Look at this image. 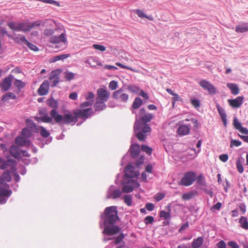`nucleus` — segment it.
<instances>
[{
  "label": "nucleus",
  "mask_w": 248,
  "mask_h": 248,
  "mask_svg": "<svg viewBox=\"0 0 248 248\" xmlns=\"http://www.w3.org/2000/svg\"><path fill=\"white\" fill-rule=\"evenodd\" d=\"M199 84L203 89L207 90L210 94L214 95L217 93L216 88L208 81L202 80L199 82Z\"/></svg>",
  "instance_id": "obj_7"
},
{
  "label": "nucleus",
  "mask_w": 248,
  "mask_h": 248,
  "mask_svg": "<svg viewBox=\"0 0 248 248\" xmlns=\"http://www.w3.org/2000/svg\"><path fill=\"white\" fill-rule=\"evenodd\" d=\"M165 195L163 193H158L155 195V198L156 201L158 202L163 199L165 197Z\"/></svg>",
  "instance_id": "obj_59"
},
{
  "label": "nucleus",
  "mask_w": 248,
  "mask_h": 248,
  "mask_svg": "<svg viewBox=\"0 0 248 248\" xmlns=\"http://www.w3.org/2000/svg\"><path fill=\"white\" fill-rule=\"evenodd\" d=\"M227 87L230 89L231 93L233 95H237L239 93V89L237 85L234 83H228Z\"/></svg>",
  "instance_id": "obj_24"
},
{
  "label": "nucleus",
  "mask_w": 248,
  "mask_h": 248,
  "mask_svg": "<svg viewBox=\"0 0 248 248\" xmlns=\"http://www.w3.org/2000/svg\"><path fill=\"white\" fill-rule=\"evenodd\" d=\"M136 13L139 17L146 18L150 20H153V18L152 16H146L144 13L140 9H137L135 11Z\"/></svg>",
  "instance_id": "obj_38"
},
{
  "label": "nucleus",
  "mask_w": 248,
  "mask_h": 248,
  "mask_svg": "<svg viewBox=\"0 0 248 248\" xmlns=\"http://www.w3.org/2000/svg\"><path fill=\"white\" fill-rule=\"evenodd\" d=\"M58 31H62V30L57 28L55 29L54 30H53L51 28H46L44 31L43 33L45 36H53V35L54 34L55 32Z\"/></svg>",
  "instance_id": "obj_31"
},
{
  "label": "nucleus",
  "mask_w": 248,
  "mask_h": 248,
  "mask_svg": "<svg viewBox=\"0 0 248 248\" xmlns=\"http://www.w3.org/2000/svg\"><path fill=\"white\" fill-rule=\"evenodd\" d=\"M49 79L52 80V87L56 86L59 82V78L58 77V72L57 70L52 71L49 76Z\"/></svg>",
  "instance_id": "obj_18"
},
{
  "label": "nucleus",
  "mask_w": 248,
  "mask_h": 248,
  "mask_svg": "<svg viewBox=\"0 0 248 248\" xmlns=\"http://www.w3.org/2000/svg\"><path fill=\"white\" fill-rule=\"evenodd\" d=\"M16 95L13 93H7L5 94L2 97V101L6 102L10 99H16Z\"/></svg>",
  "instance_id": "obj_33"
},
{
  "label": "nucleus",
  "mask_w": 248,
  "mask_h": 248,
  "mask_svg": "<svg viewBox=\"0 0 248 248\" xmlns=\"http://www.w3.org/2000/svg\"><path fill=\"white\" fill-rule=\"evenodd\" d=\"M203 241L202 237H199L197 239H194L191 245L192 248H200L202 245Z\"/></svg>",
  "instance_id": "obj_26"
},
{
  "label": "nucleus",
  "mask_w": 248,
  "mask_h": 248,
  "mask_svg": "<svg viewBox=\"0 0 248 248\" xmlns=\"http://www.w3.org/2000/svg\"><path fill=\"white\" fill-rule=\"evenodd\" d=\"M219 158L222 162H225L228 159V155L227 154H222L219 155Z\"/></svg>",
  "instance_id": "obj_63"
},
{
  "label": "nucleus",
  "mask_w": 248,
  "mask_h": 248,
  "mask_svg": "<svg viewBox=\"0 0 248 248\" xmlns=\"http://www.w3.org/2000/svg\"><path fill=\"white\" fill-rule=\"evenodd\" d=\"M11 180V176L9 171H6L2 174V177L0 176V184L4 185V181L10 182Z\"/></svg>",
  "instance_id": "obj_23"
},
{
  "label": "nucleus",
  "mask_w": 248,
  "mask_h": 248,
  "mask_svg": "<svg viewBox=\"0 0 248 248\" xmlns=\"http://www.w3.org/2000/svg\"><path fill=\"white\" fill-rule=\"evenodd\" d=\"M26 122L28 126L34 132L36 133L38 132V127L36 126V124L32 121L28 119L26 120Z\"/></svg>",
  "instance_id": "obj_30"
},
{
  "label": "nucleus",
  "mask_w": 248,
  "mask_h": 248,
  "mask_svg": "<svg viewBox=\"0 0 248 248\" xmlns=\"http://www.w3.org/2000/svg\"><path fill=\"white\" fill-rule=\"evenodd\" d=\"M39 1L43 2L46 3L53 4L56 6H60V3L54 0H37Z\"/></svg>",
  "instance_id": "obj_47"
},
{
  "label": "nucleus",
  "mask_w": 248,
  "mask_h": 248,
  "mask_svg": "<svg viewBox=\"0 0 248 248\" xmlns=\"http://www.w3.org/2000/svg\"><path fill=\"white\" fill-rule=\"evenodd\" d=\"M141 149L142 151L145 152L149 155L152 154V149L147 145H142L141 147Z\"/></svg>",
  "instance_id": "obj_48"
},
{
  "label": "nucleus",
  "mask_w": 248,
  "mask_h": 248,
  "mask_svg": "<svg viewBox=\"0 0 248 248\" xmlns=\"http://www.w3.org/2000/svg\"><path fill=\"white\" fill-rule=\"evenodd\" d=\"M110 93L106 90L100 88L97 91V100L106 102L108 101Z\"/></svg>",
  "instance_id": "obj_11"
},
{
  "label": "nucleus",
  "mask_w": 248,
  "mask_h": 248,
  "mask_svg": "<svg viewBox=\"0 0 248 248\" xmlns=\"http://www.w3.org/2000/svg\"><path fill=\"white\" fill-rule=\"evenodd\" d=\"M154 221V217L152 216H147L145 218L144 222L146 224H151Z\"/></svg>",
  "instance_id": "obj_61"
},
{
  "label": "nucleus",
  "mask_w": 248,
  "mask_h": 248,
  "mask_svg": "<svg viewBox=\"0 0 248 248\" xmlns=\"http://www.w3.org/2000/svg\"><path fill=\"white\" fill-rule=\"evenodd\" d=\"M105 101H100L96 99L95 104L94 105V110L96 111H99L104 110L106 108Z\"/></svg>",
  "instance_id": "obj_22"
},
{
  "label": "nucleus",
  "mask_w": 248,
  "mask_h": 248,
  "mask_svg": "<svg viewBox=\"0 0 248 248\" xmlns=\"http://www.w3.org/2000/svg\"><path fill=\"white\" fill-rule=\"evenodd\" d=\"M106 219L104 220L105 225H113L119 219L117 207L114 206L107 207L104 211Z\"/></svg>",
  "instance_id": "obj_3"
},
{
  "label": "nucleus",
  "mask_w": 248,
  "mask_h": 248,
  "mask_svg": "<svg viewBox=\"0 0 248 248\" xmlns=\"http://www.w3.org/2000/svg\"><path fill=\"white\" fill-rule=\"evenodd\" d=\"M197 183L200 186H204L205 185L204 178L202 174H200L197 179Z\"/></svg>",
  "instance_id": "obj_46"
},
{
  "label": "nucleus",
  "mask_w": 248,
  "mask_h": 248,
  "mask_svg": "<svg viewBox=\"0 0 248 248\" xmlns=\"http://www.w3.org/2000/svg\"><path fill=\"white\" fill-rule=\"evenodd\" d=\"M168 212L162 210L160 212L159 216L160 217L163 218L165 219H169L170 218V207L168 205L167 206Z\"/></svg>",
  "instance_id": "obj_25"
},
{
  "label": "nucleus",
  "mask_w": 248,
  "mask_h": 248,
  "mask_svg": "<svg viewBox=\"0 0 248 248\" xmlns=\"http://www.w3.org/2000/svg\"><path fill=\"white\" fill-rule=\"evenodd\" d=\"M93 46L94 49L103 52L106 50V47L104 46L101 45L93 44Z\"/></svg>",
  "instance_id": "obj_56"
},
{
  "label": "nucleus",
  "mask_w": 248,
  "mask_h": 248,
  "mask_svg": "<svg viewBox=\"0 0 248 248\" xmlns=\"http://www.w3.org/2000/svg\"><path fill=\"white\" fill-rule=\"evenodd\" d=\"M244 97L238 96L234 99H229L228 102L230 106L234 108H239L243 103Z\"/></svg>",
  "instance_id": "obj_15"
},
{
  "label": "nucleus",
  "mask_w": 248,
  "mask_h": 248,
  "mask_svg": "<svg viewBox=\"0 0 248 248\" xmlns=\"http://www.w3.org/2000/svg\"><path fill=\"white\" fill-rule=\"evenodd\" d=\"M239 223L242 228L245 230H248V222L246 217H241L239 219Z\"/></svg>",
  "instance_id": "obj_39"
},
{
  "label": "nucleus",
  "mask_w": 248,
  "mask_h": 248,
  "mask_svg": "<svg viewBox=\"0 0 248 248\" xmlns=\"http://www.w3.org/2000/svg\"><path fill=\"white\" fill-rule=\"evenodd\" d=\"M27 140L20 136L16 138L15 142L16 144L20 146H23L26 145Z\"/></svg>",
  "instance_id": "obj_35"
},
{
  "label": "nucleus",
  "mask_w": 248,
  "mask_h": 248,
  "mask_svg": "<svg viewBox=\"0 0 248 248\" xmlns=\"http://www.w3.org/2000/svg\"><path fill=\"white\" fill-rule=\"evenodd\" d=\"M143 104V101L140 98L136 97L132 104V108L134 109H138Z\"/></svg>",
  "instance_id": "obj_34"
},
{
  "label": "nucleus",
  "mask_w": 248,
  "mask_h": 248,
  "mask_svg": "<svg viewBox=\"0 0 248 248\" xmlns=\"http://www.w3.org/2000/svg\"><path fill=\"white\" fill-rule=\"evenodd\" d=\"M105 226V229L103 232V233L104 234L113 235L117 234L121 231V229L116 225Z\"/></svg>",
  "instance_id": "obj_10"
},
{
  "label": "nucleus",
  "mask_w": 248,
  "mask_h": 248,
  "mask_svg": "<svg viewBox=\"0 0 248 248\" xmlns=\"http://www.w3.org/2000/svg\"><path fill=\"white\" fill-rule=\"evenodd\" d=\"M151 131V129L150 127L146 124H145V125L142 127L141 131L137 132L136 134V136L140 141H144L147 136V134L150 133Z\"/></svg>",
  "instance_id": "obj_9"
},
{
  "label": "nucleus",
  "mask_w": 248,
  "mask_h": 248,
  "mask_svg": "<svg viewBox=\"0 0 248 248\" xmlns=\"http://www.w3.org/2000/svg\"><path fill=\"white\" fill-rule=\"evenodd\" d=\"M125 175L129 178L136 177L139 175V171L135 170L134 167L131 165H128L125 169Z\"/></svg>",
  "instance_id": "obj_13"
},
{
  "label": "nucleus",
  "mask_w": 248,
  "mask_h": 248,
  "mask_svg": "<svg viewBox=\"0 0 248 248\" xmlns=\"http://www.w3.org/2000/svg\"><path fill=\"white\" fill-rule=\"evenodd\" d=\"M244 161L243 158L238 159L236 162V167L239 172L242 173L244 171L242 163Z\"/></svg>",
  "instance_id": "obj_42"
},
{
  "label": "nucleus",
  "mask_w": 248,
  "mask_h": 248,
  "mask_svg": "<svg viewBox=\"0 0 248 248\" xmlns=\"http://www.w3.org/2000/svg\"><path fill=\"white\" fill-rule=\"evenodd\" d=\"M124 238V235L121 233L118 236L116 237L115 239L114 243L115 245H118L121 241Z\"/></svg>",
  "instance_id": "obj_55"
},
{
  "label": "nucleus",
  "mask_w": 248,
  "mask_h": 248,
  "mask_svg": "<svg viewBox=\"0 0 248 248\" xmlns=\"http://www.w3.org/2000/svg\"><path fill=\"white\" fill-rule=\"evenodd\" d=\"M14 85L18 89L23 88L25 86V83L19 79H16L14 82Z\"/></svg>",
  "instance_id": "obj_43"
},
{
  "label": "nucleus",
  "mask_w": 248,
  "mask_h": 248,
  "mask_svg": "<svg viewBox=\"0 0 248 248\" xmlns=\"http://www.w3.org/2000/svg\"><path fill=\"white\" fill-rule=\"evenodd\" d=\"M13 76L10 75L4 78L2 82L0 83V87L1 91L3 92L7 91L11 87Z\"/></svg>",
  "instance_id": "obj_12"
},
{
  "label": "nucleus",
  "mask_w": 248,
  "mask_h": 248,
  "mask_svg": "<svg viewBox=\"0 0 248 248\" xmlns=\"http://www.w3.org/2000/svg\"><path fill=\"white\" fill-rule=\"evenodd\" d=\"M128 90L132 93H138L140 88L136 86L130 85L127 86Z\"/></svg>",
  "instance_id": "obj_44"
},
{
  "label": "nucleus",
  "mask_w": 248,
  "mask_h": 248,
  "mask_svg": "<svg viewBox=\"0 0 248 248\" xmlns=\"http://www.w3.org/2000/svg\"><path fill=\"white\" fill-rule=\"evenodd\" d=\"M109 88L111 90H115L118 87V83L115 80H112L110 82L108 85Z\"/></svg>",
  "instance_id": "obj_52"
},
{
  "label": "nucleus",
  "mask_w": 248,
  "mask_h": 248,
  "mask_svg": "<svg viewBox=\"0 0 248 248\" xmlns=\"http://www.w3.org/2000/svg\"><path fill=\"white\" fill-rule=\"evenodd\" d=\"M116 65L122 68L129 69V70H130L133 72H137V71L135 69H134L130 67H128L127 66L124 65L120 62H116Z\"/></svg>",
  "instance_id": "obj_54"
},
{
  "label": "nucleus",
  "mask_w": 248,
  "mask_h": 248,
  "mask_svg": "<svg viewBox=\"0 0 248 248\" xmlns=\"http://www.w3.org/2000/svg\"><path fill=\"white\" fill-rule=\"evenodd\" d=\"M233 125L234 127L238 130L242 127L241 124L238 121L236 118H234L233 119Z\"/></svg>",
  "instance_id": "obj_50"
},
{
  "label": "nucleus",
  "mask_w": 248,
  "mask_h": 248,
  "mask_svg": "<svg viewBox=\"0 0 248 248\" xmlns=\"http://www.w3.org/2000/svg\"><path fill=\"white\" fill-rule=\"evenodd\" d=\"M124 202L128 206H131L132 205V196L129 195H125L124 197Z\"/></svg>",
  "instance_id": "obj_49"
},
{
  "label": "nucleus",
  "mask_w": 248,
  "mask_h": 248,
  "mask_svg": "<svg viewBox=\"0 0 248 248\" xmlns=\"http://www.w3.org/2000/svg\"><path fill=\"white\" fill-rule=\"evenodd\" d=\"M92 112V108H88L85 109L75 110L73 111V115L69 113H66L64 114L65 124H75L78 122V118L85 120L89 117Z\"/></svg>",
  "instance_id": "obj_1"
},
{
  "label": "nucleus",
  "mask_w": 248,
  "mask_h": 248,
  "mask_svg": "<svg viewBox=\"0 0 248 248\" xmlns=\"http://www.w3.org/2000/svg\"><path fill=\"white\" fill-rule=\"evenodd\" d=\"M38 132L43 138H47L49 136V132L46 130L43 126L38 127Z\"/></svg>",
  "instance_id": "obj_37"
},
{
  "label": "nucleus",
  "mask_w": 248,
  "mask_h": 248,
  "mask_svg": "<svg viewBox=\"0 0 248 248\" xmlns=\"http://www.w3.org/2000/svg\"><path fill=\"white\" fill-rule=\"evenodd\" d=\"M9 152L11 155L13 157L16 158H18V157H19L20 153L19 152V149L17 146L15 145H13L11 146V147L9 149Z\"/></svg>",
  "instance_id": "obj_21"
},
{
  "label": "nucleus",
  "mask_w": 248,
  "mask_h": 248,
  "mask_svg": "<svg viewBox=\"0 0 248 248\" xmlns=\"http://www.w3.org/2000/svg\"><path fill=\"white\" fill-rule=\"evenodd\" d=\"M26 45L32 50L34 51H38L39 49L37 47V46L35 45L30 43L28 41H27Z\"/></svg>",
  "instance_id": "obj_57"
},
{
  "label": "nucleus",
  "mask_w": 248,
  "mask_h": 248,
  "mask_svg": "<svg viewBox=\"0 0 248 248\" xmlns=\"http://www.w3.org/2000/svg\"><path fill=\"white\" fill-rule=\"evenodd\" d=\"M196 174L193 171L186 172L180 181V185L184 186H189L196 180Z\"/></svg>",
  "instance_id": "obj_5"
},
{
  "label": "nucleus",
  "mask_w": 248,
  "mask_h": 248,
  "mask_svg": "<svg viewBox=\"0 0 248 248\" xmlns=\"http://www.w3.org/2000/svg\"><path fill=\"white\" fill-rule=\"evenodd\" d=\"M134 189V187L130 185H126L123 186L122 190L124 193H129L132 192Z\"/></svg>",
  "instance_id": "obj_45"
},
{
  "label": "nucleus",
  "mask_w": 248,
  "mask_h": 248,
  "mask_svg": "<svg viewBox=\"0 0 248 248\" xmlns=\"http://www.w3.org/2000/svg\"><path fill=\"white\" fill-rule=\"evenodd\" d=\"M184 121L189 122L191 121L194 124V127L197 129L199 127V124L197 119L192 118H186L185 120L180 121L179 124L183 123ZM190 128L189 125H186L184 124H179V126L177 130V132L178 135L181 136H184L188 135L189 133Z\"/></svg>",
  "instance_id": "obj_4"
},
{
  "label": "nucleus",
  "mask_w": 248,
  "mask_h": 248,
  "mask_svg": "<svg viewBox=\"0 0 248 248\" xmlns=\"http://www.w3.org/2000/svg\"><path fill=\"white\" fill-rule=\"evenodd\" d=\"M13 40L17 44H25L27 43L28 40L26 39L24 36L21 35L15 37H11Z\"/></svg>",
  "instance_id": "obj_29"
},
{
  "label": "nucleus",
  "mask_w": 248,
  "mask_h": 248,
  "mask_svg": "<svg viewBox=\"0 0 248 248\" xmlns=\"http://www.w3.org/2000/svg\"><path fill=\"white\" fill-rule=\"evenodd\" d=\"M70 56V54H65L57 55V57L58 60L59 61V60H62L65 59L69 57Z\"/></svg>",
  "instance_id": "obj_62"
},
{
  "label": "nucleus",
  "mask_w": 248,
  "mask_h": 248,
  "mask_svg": "<svg viewBox=\"0 0 248 248\" xmlns=\"http://www.w3.org/2000/svg\"><path fill=\"white\" fill-rule=\"evenodd\" d=\"M217 111L218 112V113L219 114L221 119L222 120V122L223 123L225 127H226L227 126V116L226 112L224 110V109L222 108L219 105L217 104Z\"/></svg>",
  "instance_id": "obj_19"
},
{
  "label": "nucleus",
  "mask_w": 248,
  "mask_h": 248,
  "mask_svg": "<svg viewBox=\"0 0 248 248\" xmlns=\"http://www.w3.org/2000/svg\"><path fill=\"white\" fill-rule=\"evenodd\" d=\"M248 31V24L243 23L236 27L235 31L238 33H243Z\"/></svg>",
  "instance_id": "obj_27"
},
{
  "label": "nucleus",
  "mask_w": 248,
  "mask_h": 248,
  "mask_svg": "<svg viewBox=\"0 0 248 248\" xmlns=\"http://www.w3.org/2000/svg\"><path fill=\"white\" fill-rule=\"evenodd\" d=\"M112 97L116 100L123 102H126L128 100L129 95L128 94L124 93L122 89H120L113 92Z\"/></svg>",
  "instance_id": "obj_8"
},
{
  "label": "nucleus",
  "mask_w": 248,
  "mask_h": 248,
  "mask_svg": "<svg viewBox=\"0 0 248 248\" xmlns=\"http://www.w3.org/2000/svg\"><path fill=\"white\" fill-rule=\"evenodd\" d=\"M191 102L192 106L195 108H199L200 106V102L197 99H192Z\"/></svg>",
  "instance_id": "obj_64"
},
{
  "label": "nucleus",
  "mask_w": 248,
  "mask_h": 248,
  "mask_svg": "<svg viewBox=\"0 0 248 248\" xmlns=\"http://www.w3.org/2000/svg\"><path fill=\"white\" fill-rule=\"evenodd\" d=\"M140 119L143 123L146 124V123L151 121L153 118V115L152 114H145V110L143 108L140 110Z\"/></svg>",
  "instance_id": "obj_16"
},
{
  "label": "nucleus",
  "mask_w": 248,
  "mask_h": 248,
  "mask_svg": "<svg viewBox=\"0 0 248 248\" xmlns=\"http://www.w3.org/2000/svg\"><path fill=\"white\" fill-rule=\"evenodd\" d=\"M7 25L9 28L14 31H19L18 27V22H9Z\"/></svg>",
  "instance_id": "obj_40"
},
{
  "label": "nucleus",
  "mask_w": 248,
  "mask_h": 248,
  "mask_svg": "<svg viewBox=\"0 0 248 248\" xmlns=\"http://www.w3.org/2000/svg\"><path fill=\"white\" fill-rule=\"evenodd\" d=\"M196 193H197L196 192L194 191H190L189 192L186 193L182 195V198L185 201L189 200L193 198Z\"/></svg>",
  "instance_id": "obj_36"
},
{
  "label": "nucleus",
  "mask_w": 248,
  "mask_h": 248,
  "mask_svg": "<svg viewBox=\"0 0 248 248\" xmlns=\"http://www.w3.org/2000/svg\"><path fill=\"white\" fill-rule=\"evenodd\" d=\"M47 104L48 106L53 108V109L56 110L58 108V102L53 98L48 99L47 100Z\"/></svg>",
  "instance_id": "obj_32"
},
{
  "label": "nucleus",
  "mask_w": 248,
  "mask_h": 248,
  "mask_svg": "<svg viewBox=\"0 0 248 248\" xmlns=\"http://www.w3.org/2000/svg\"><path fill=\"white\" fill-rule=\"evenodd\" d=\"M50 116L46 115L40 118H37L36 120L38 122H43L44 123H51L53 119L54 122L57 124H61L62 123L65 124L64 115L63 116L58 113L57 110L52 109L50 112Z\"/></svg>",
  "instance_id": "obj_2"
},
{
  "label": "nucleus",
  "mask_w": 248,
  "mask_h": 248,
  "mask_svg": "<svg viewBox=\"0 0 248 248\" xmlns=\"http://www.w3.org/2000/svg\"><path fill=\"white\" fill-rule=\"evenodd\" d=\"M166 91L170 94L173 95L172 97V104H174L175 102L178 101L180 97L177 93H174L170 89H167Z\"/></svg>",
  "instance_id": "obj_41"
},
{
  "label": "nucleus",
  "mask_w": 248,
  "mask_h": 248,
  "mask_svg": "<svg viewBox=\"0 0 248 248\" xmlns=\"http://www.w3.org/2000/svg\"><path fill=\"white\" fill-rule=\"evenodd\" d=\"M65 77L68 80H70L74 78L75 74L72 72H66Z\"/></svg>",
  "instance_id": "obj_60"
},
{
  "label": "nucleus",
  "mask_w": 248,
  "mask_h": 248,
  "mask_svg": "<svg viewBox=\"0 0 248 248\" xmlns=\"http://www.w3.org/2000/svg\"><path fill=\"white\" fill-rule=\"evenodd\" d=\"M49 84L47 80H45L37 90L38 94L43 96L47 94L49 91Z\"/></svg>",
  "instance_id": "obj_14"
},
{
  "label": "nucleus",
  "mask_w": 248,
  "mask_h": 248,
  "mask_svg": "<svg viewBox=\"0 0 248 248\" xmlns=\"http://www.w3.org/2000/svg\"><path fill=\"white\" fill-rule=\"evenodd\" d=\"M130 151L132 157H136L138 156L140 153V145L138 144L132 145L130 147Z\"/></svg>",
  "instance_id": "obj_20"
},
{
  "label": "nucleus",
  "mask_w": 248,
  "mask_h": 248,
  "mask_svg": "<svg viewBox=\"0 0 248 248\" xmlns=\"http://www.w3.org/2000/svg\"><path fill=\"white\" fill-rule=\"evenodd\" d=\"M241 141L236 140H232L230 142V147L232 148L234 146L238 147L241 145Z\"/></svg>",
  "instance_id": "obj_51"
},
{
  "label": "nucleus",
  "mask_w": 248,
  "mask_h": 248,
  "mask_svg": "<svg viewBox=\"0 0 248 248\" xmlns=\"http://www.w3.org/2000/svg\"><path fill=\"white\" fill-rule=\"evenodd\" d=\"M22 135L26 137H29L31 136V131L27 128H24L21 132Z\"/></svg>",
  "instance_id": "obj_58"
},
{
  "label": "nucleus",
  "mask_w": 248,
  "mask_h": 248,
  "mask_svg": "<svg viewBox=\"0 0 248 248\" xmlns=\"http://www.w3.org/2000/svg\"><path fill=\"white\" fill-rule=\"evenodd\" d=\"M60 35L58 36L53 35L50 37L49 42L52 44H57L62 43L64 45V48H65L67 45L66 35L64 31H59Z\"/></svg>",
  "instance_id": "obj_6"
},
{
  "label": "nucleus",
  "mask_w": 248,
  "mask_h": 248,
  "mask_svg": "<svg viewBox=\"0 0 248 248\" xmlns=\"http://www.w3.org/2000/svg\"><path fill=\"white\" fill-rule=\"evenodd\" d=\"M19 31L27 32L30 31L29 25L27 23L18 22Z\"/></svg>",
  "instance_id": "obj_28"
},
{
  "label": "nucleus",
  "mask_w": 248,
  "mask_h": 248,
  "mask_svg": "<svg viewBox=\"0 0 248 248\" xmlns=\"http://www.w3.org/2000/svg\"><path fill=\"white\" fill-rule=\"evenodd\" d=\"M54 23L51 20H46L45 21H42L41 20H37L31 24H29L30 31L35 27H38L40 25H49V27H51Z\"/></svg>",
  "instance_id": "obj_17"
},
{
  "label": "nucleus",
  "mask_w": 248,
  "mask_h": 248,
  "mask_svg": "<svg viewBox=\"0 0 248 248\" xmlns=\"http://www.w3.org/2000/svg\"><path fill=\"white\" fill-rule=\"evenodd\" d=\"M122 192L120 189H115L112 193V197L113 199H116L121 196Z\"/></svg>",
  "instance_id": "obj_53"
}]
</instances>
